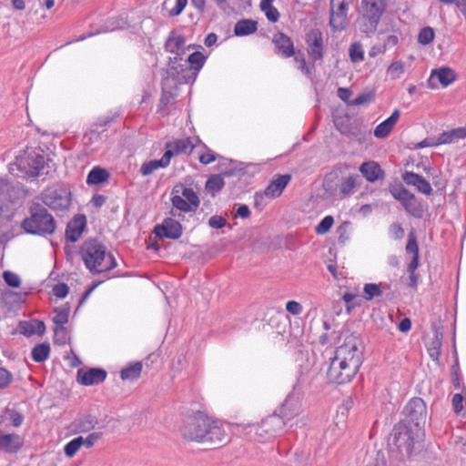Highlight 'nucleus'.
Wrapping results in <instances>:
<instances>
[{"label": "nucleus", "instance_id": "nucleus-1", "mask_svg": "<svg viewBox=\"0 0 466 466\" xmlns=\"http://www.w3.org/2000/svg\"><path fill=\"white\" fill-rule=\"evenodd\" d=\"M183 438L210 446L220 447L228 441V436L218 421L202 411L189 417L180 428Z\"/></svg>", "mask_w": 466, "mask_h": 466}, {"label": "nucleus", "instance_id": "nucleus-2", "mask_svg": "<svg viewBox=\"0 0 466 466\" xmlns=\"http://www.w3.org/2000/svg\"><path fill=\"white\" fill-rule=\"evenodd\" d=\"M422 432L404 424H395L388 440L390 451L399 461H404L419 454L423 448Z\"/></svg>", "mask_w": 466, "mask_h": 466}, {"label": "nucleus", "instance_id": "nucleus-3", "mask_svg": "<svg viewBox=\"0 0 466 466\" xmlns=\"http://www.w3.org/2000/svg\"><path fill=\"white\" fill-rule=\"evenodd\" d=\"M20 227L26 234L46 237L56 232V221L45 206L32 202L28 215L21 221Z\"/></svg>", "mask_w": 466, "mask_h": 466}, {"label": "nucleus", "instance_id": "nucleus-4", "mask_svg": "<svg viewBox=\"0 0 466 466\" xmlns=\"http://www.w3.org/2000/svg\"><path fill=\"white\" fill-rule=\"evenodd\" d=\"M360 30L367 36L374 35L380 19L387 10V0H361Z\"/></svg>", "mask_w": 466, "mask_h": 466}, {"label": "nucleus", "instance_id": "nucleus-5", "mask_svg": "<svg viewBox=\"0 0 466 466\" xmlns=\"http://www.w3.org/2000/svg\"><path fill=\"white\" fill-rule=\"evenodd\" d=\"M40 148L27 149L15 159L17 168L32 177L49 173L50 159H46Z\"/></svg>", "mask_w": 466, "mask_h": 466}, {"label": "nucleus", "instance_id": "nucleus-6", "mask_svg": "<svg viewBox=\"0 0 466 466\" xmlns=\"http://www.w3.org/2000/svg\"><path fill=\"white\" fill-rule=\"evenodd\" d=\"M23 198V189L18 183H13L7 177L0 178V230L5 223H9L14 213L9 211V205L16 204Z\"/></svg>", "mask_w": 466, "mask_h": 466}, {"label": "nucleus", "instance_id": "nucleus-7", "mask_svg": "<svg viewBox=\"0 0 466 466\" xmlns=\"http://www.w3.org/2000/svg\"><path fill=\"white\" fill-rule=\"evenodd\" d=\"M79 255L86 268L92 274L102 273V268H98L106 257V246L96 238L86 239L80 246Z\"/></svg>", "mask_w": 466, "mask_h": 466}, {"label": "nucleus", "instance_id": "nucleus-8", "mask_svg": "<svg viewBox=\"0 0 466 466\" xmlns=\"http://www.w3.org/2000/svg\"><path fill=\"white\" fill-rule=\"evenodd\" d=\"M403 418L398 422L422 432L427 419L426 403L421 398L414 397L409 400L402 410Z\"/></svg>", "mask_w": 466, "mask_h": 466}, {"label": "nucleus", "instance_id": "nucleus-9", "mask_svg": "<svg viewBox=\"0 0 466 466\" xmlns=\"http://www.w3.org/2000/svg\"><path fill=\"white\" fill-rule=\"evenodd\" d=\"M363 350L361 339L355 333H350L345 337L344 343L336 349L335 356L340 360L345 358L347 363H350L349 360H355L359 370L363 361Z\"/></svg>", "mask_w": 466, "mask_h": 466}, {"label": "nucleus", "instance_id": "nucleus-10", "mask_svg": "<svg viewBox=\"0 0 466 466\" xmlns=\"http://www.w3.org/2000/svg\"><path fill=\"white\" fill-rule=\"evenodd\" d=\"M349 361L350 363H347L345 359L340 360L336 356L331 359L327 371L329 382L340 385L351 381L359 370H357L355 360H349Z\"/></svg>", "mask_w": 466, "mask_h": 466}, {"label": "nucleus", "instance_id": "nucleus-11", "mask_svg": "<svg viewBox=\"0 0 466 466\" xmlns=\"http://www.w3.org/2000/svg\"><path fill=\"white\" fill-rule=\"evenodd\" d=\"M287 421L277 411L262 420L255 428V434L261 441L274 438L283 431Z\"/></svg>", "mask_w": 466, "mask_h": 466}, {"label": "nucleus", "instance_id": "nucleus-12", "mask_svg": "<svg viewBox=\"0 0 466 466\" xmlns=\"http://www.w3.org/2000/svg\"><path fill=\"white\" fill-rule=\"evenodd\" d=\"M42 200L54 210H66L71 205V192L67 187L61 186L43 193Z\"/></svg>", "mask_w": 466, "mask_h": 466}, {"label": "nucleus", "instance_id": "nucleus-13", "mask_svg": "<svg viewBox=\"0 0 466 466\" xmlns=\"http://www.w3.org/2000/svg\"><path fill=\"white\" fill-rule=\"evenodd\" d=\"M349 4L346 0H330L329 26L333 32H340L349 25Z\"/></svg>", "mask_w": 466, "mask_h": 466}, {"label": "nucleus", "instance_id": "nucleus-14", "mask_svg": "<svg viewBox=\"0 0 466 466\" xmlns=\"http://www.w3.org/2000/svg\"><path fill=\"white\" fill-rule=\"evenodd\" d=\"M335 126L340 134L360 144L364 143L367 140V137L370 135L367 127L359 120H354L353 122H350L349 119L347 121H335Z\"/></svg>", "mask_w": 466, "mask_h": 466}, {"label": "nucleus", "instance_id": "nucleus-15", "mask_svg": "<svg viewBox=\"0 0 466 466\" xmlns=\"http://www.w3.org/2000/svg\"><path fill=\"white\" fill-rule=\"evenodd\" d=\"M153 233L160 239L169 238L176 240L182 236L183 228L178 220L173 218H166L162 223L154 227Z\"/></svg>", "mask_w": 466, "mask_h": 466}, {"label": "nucleus", "instance_id": "nucleus-16", "mask_svg": "<svg viewBox=\"0 0 466 466\" xmlns=\"http://www.w3.org/2000/svg\"><path fill=\"white\" fill-rule=\"evenodd\" d=\"M300 407V392L297 390V387L295 386L292 392L287 396L284 402L276 411L281 415L286 421H289L299 414Z\"/></svg>", "mask_w": 466, "mask_h": 466}, {"label": "nucleus", "instance_id": "nucleus-17", "mask_svg": "<svg viewBox=\"0 0 466 466\" xmlns=\"http://www.w3.org/2000/svg\"><path fill=\"white\" fill-rule=\"evenodd\" d=\"M291 180L290 174L278 175L265 188L263 194H255V206L258 205V199L263 198V195L275 198L279 197L289 182Z\"/></svg>", "mask_w": 466, "mask_h": 466}, {"label": "nucleus", "instance_id": "nucleus-18", "mask_svg": "<svg viewBox=\"0 0 466 466\" xmlns=\"http://www.w3.org/2000/svg\"><path fill=\"white\" fill-rule=\"evenodd\" d=\"M274 52L281 58L287 59L295 55V46L293 40L283 32H277L272 36Z\"/></svg>", "mask_w": 466, "mask_h": 466}, {"label": "nucleus", "instance_id": "nucleus-19", "mask_svg": "<svg viewBox=\"0 0 466 466\" xmlns=\"http://www.w3.org/2000/svg\"><path fill=\"white\" fill-rule=\"evenodd\" d=\"M86 228V217L76 214L70 219L66 227L65 238L67 242H76Z\"/></svg>", "mask_w": 466, "mask_h": 466}, {"label": "nucleus", "instance_id": "nucleus-20", "mask_svg": "<svg viewBox=\"0 0 466 466\" xmlns=\"http://www.w3.org/2000/svg\"><path fill=\"white\" fill-rule=\"evenodd\" d=\"M306 43L308 45V54L313 63L323 58V36L319 29H312L307 34Z\"/></svg>", "mask_w": 466, "mask_h": 466}, {"label": "nucleus", "instance_id": "nucleus-21", "mask_svg": "<svg viewBox=\"0 0 466 466\" xmlns=\"http://www.w3.org/2000/svg\"><path fill=\"white\" fill-rule=\"evenodd\" d=\"M190 68L184 66V62H177L173 64L169 62L168 68L167 70V76L170 77L177 84H187L195 81V76L189 75Z\"/></svg>", "mask_w": 466, "mask_h": 466}, {"label": "nucleus", "instance_id": "nucleus-22", "mask_svg": "<svg viewBox=\"0 0 466 466\" xmlns=\"http://www.w3.org/2000/svg\"><path fill=\"white\" fill-rule=\"evenodd\" d=\"M107 376L106 370L102 368H90L87 370L77 371V381L84 386L97 385L102 383Z\"/></svg>", "mask_w": 466, "mask_h": 466}, {"label": "nucleus", "instance_id": "nucleus-23", "mask_svg": "<svg viewBox=\"0 0 466 466\" xmlns=\"http://www.w3.org/2000/svg\"><path fill=\"white\" fill-rule=\"evenodd\" d=\"M401 178L406 185L414 187L420 193L429 196L432 192L431 184L421 175L413 171H404Z\"/></svg>", "mask_w": 466, "mask_h": 466}, {"label": "nucleus", "instance_id": "nucleus-24", "mask_svg": "<svg viewBox=\"0 0 466 466\" xmlns=\"http://www.w3.org/2000/svg\"><path fill=\"white\" fill-rule=\"evenodd\" d=\"M24 446L23 438L16 433L0 434V451L5 453H16Z\"/></svg>", "mask_w": 466, "mask_h": 466}, {"label": "nucleus", "instance_id": "nucleus-25", "mask_svg": "<svg viewBox=\"0 0 466 466\" xmlns=\"http://www.w3.org/2000/svg\"><path fill=\"white\" fill-rule=\"evenodd\" d=\"M405 250L409 254H412L413 257L407 267V271H416L420 265V249L417 241L416 232L413 228L408 234V240L405 247Z\"/></svg>", "mask_w": 466, "mask_h": 466}, {"label": "nucleus", "instance_id": "nucleus-26", "mask_svg": "<svg viewBox=\"0 0 466 466\" xmlns=\"http://www.w3.org/2000/svg\"><path fill=\"white\" fill-rule=\"evenodd\" d=\"M359 169L365 179L370 183L381 180L385 177V171L376 161L370 160L363 162Z\"/></svg>", "mask_w": 466, "mask_h": 466}, {"label": "nucleus", "instance_id": "nucleus-27", "mask_svg": "<svg viewBox=\"0 0 466 466\" xmlns=\"http://www.w3.org/2000/svg\"><path fill=\"white\" fill-rule=\"evenodd\" d=\"M434 77L438 79L442 86L446 87L456 80L457 76L456 73L448 66L433 69L428 81L429 86L431 88L436 87V85L432 84V79Z\"/></svg>", "mask_w": 466, "mask_h": 466}, {"label": "nucleus", "instance_id": "nucleus-28", "mask_svg": "<svg viewBox=\"0 0 466 466\" xmlns=\"http://www.w3.org/2000/svg\"><path fill=\"white\" fill-rule=\"evenodd\" d=\"M400 115V110L395 109L388 118H386L384 121H382L376 127V128L374 129V136L377 138L387 137L393 129L397 121L399 120Z\"/></svg>", "mask_w": 466, "mask_h": 466}, {"label": "nucleus", "instance_id": "nucleus-29", "mask_svg": "<svg viewBox=\"0 0 466 466\" xmlns=\"http://www.w3.org/2000/svg\"><path fill=\"white\" fill-rule=\"evenodd\" d=\"M19 329L20 333L25 337H31L34 334L43 336L46 332V324L43 320L34 319L29 321H20Z\"/></svg>", "mask_w": 466, "mask_h": 466}, {"label": "nucleus", "instance_id": "nucleus-30", "mask_svg": "<svg viewBox=\"0 0 466 466\" xmlns=\"http://www.w3.org/2000/svg\"><path fill=\"white\" fill-rule=\"evenodd\" d=\"M405 211L413 218H421L424 209L421 201L419 200L413 193L407 196L404 200L400 202Z\"/></svg>", "mask_w": 466, "mask_h": 466}, {"label": "nucleus", "instance_id": "nucleus-31", "mask_svg": "<svg viewBox=\"0 0 466 466\" xmlns=\"http://www.w3.org/2000/svg\"><path fill=\"white\" fill-rule=\"evenodd\" d=\"M186 37L183 35H178L177 31L172 30L168 37L165 42V49L167 52L175 53L177 51H182L183 54L186 53Z\"/></svg>", "mask_w": 466, "mask_h": 466}, {"label": "nucleus", "instance_id": "nucleus-32", "mask_svg": "<svg viewBox=\"0 0 466 466\" xmlns=\"http://www.w3.org/2000/svg\"><path fill=\"white\" fill-rule=\"evenodd\" d=\"M206 59L207 56H205L201 52L195 51L190 54L186 60H184V66L190 68L189 75L194 76L195 79L197 78L199 70L203 67Z\"/></svg>", "mask_w": 466, "mask_h": 466}, {"label": "nucleus", "instance_id": "nucleus-33", "mask_svg": "<svg viewBox=\"0 0 466 466\" xmlns=\"http://www.w3.org/2000/svg\"><path fill=\"white\" fill-rule=\"evenodd\" d=\"M107 139L106 134H99L96 129H88L83 137V141L86 147L91 150H96Z\"/></svg>", "mask_w": 466, "mask_h": 466}, {"label": "nucleus", "instance_id": "nucleus-34", "mask_svg": "<svg viewBox=\"0 0 466 466\" xmlns=\"http://www.w3.org/2000/svg\"><path fill=\"white\" fill-rule=\"evenodd\" d=\"M258 30V22L252 19H241L234 26V34L237 36H245Z\"/></svg>", "mask_w": 466, "mask_h": 466}, {"label": "nucleus", "instance_id": "nucleus-35", "mask_svg": "<svg viewBox=\"0 0 466 466\" xmlns=\"http://www.w3.org/2000/svg\"><path fill=\"white\" fill-rule=\"evenodd\" d=\"M110 177V173L104 167H94L86 177L87 185H99L106 182Z\"/></svg>", "mask_w": 466, "mask_h": 466}, {"label": "nucleus", "instance_id": "nucleus-36", "mask_svg": "<svg viewBox=\"0 0 466 466\" xmlns=\"http://www.w3.org/2000/svg\"><path fill=\"white\" fill-rule=\"evenodd\" d=\"M178 84L176 81L170 79V77H163L161 81L162 94L160 97V103L164 106L171 104L174 95L172 93L173 88H177Z\"/></svg>", "mask_w": 466, "mask_h": 466}, {"label": "nucleus", "instance_id": "nucleus-37", "mask_svg": "<svg viewBox=\"0 0 466 466\" xmlns=\"http://www.w3.org/2000/svg\"><path fill=\"white\" fill-rule=\"evenodd\" d=\"M142 368L143 366L140 361L129 363L127 366L121 370L120 378L123 380H137L141 375Z\"/></svg>", "mask_w": 466, "mask_h": 466}, {"label": "nucleus", "instance_id": "nucleus-38", "mask_svg": "<svg viewBox=\"0 0 466 466\" xmlns=\"http://www.w3.org/2000/svg\"><path fill=\"white\" fill-rule=\"evenodd\" d=\"M50 355V345L48 342L36 344L31 351V357L35 362L46 361Z\"/></svg>", "mask_w": 466, "mask_h": 466}, {"label": "nucleus", "instance_id": "nucleus-39", "mask_svg": "<svg viewBox=\"0 0 466 466\" xmlns=\"http://www.w3.org/2000/svg\"><path fill=\"white\" fill-rule=\"evenodd\" d=\"M53 311L56 313V316L52 320L56 327H64L68 322L70 304L66 302L60 308H54Z\"/></svg>", "mask_w": 466, "mask_h": 466}, {"label": "nucleus", "instance_id": "nucleus-40", "mask_svg": "<svg viewBox=\"0 0 466 466\" xmlns=\"http://www.w3.org/2000/svg\"><path fill=\"white\" fill-rule=\"evenodd\" d=\"M225 186V181L220 174L211 175L208 180L206 181L205 187L206 189L215 197L216 193L222 190Z\"/></svg>", "mask_w": 466, "mask_h": 466}, {"label": "nucleus", "instance_id": "nucleus-41", "mask_svg": "<svg viewBox=\"0 0 466 466\" xmlns=\"http://www.w3.org/2000/svg\"><path fill=\"white\" fill-rule=\"evenodd\" d=\"M381 287H383L385 289H390V285H388V284H384V285L382 283H380V284L367 283V284H365L364 288H363V292H364L363 298L366 300H371L375 297L381 296L382 295Z\"/></svg>", "mask_w": 466, "mask_h": 466}, {"label": "nucleus", "instance_id": "nucleus-42", "mask_svg": "<svg viewBox=\"0 0 466 466\" xmlns=\"http://www.w3.org/2000/svg\"><path fill=\"white\" fill-rule=\"evenodd\" d=\"M174 148V153L180 155L182 153L191 154L195 145H193L191 138L177 139L175 141H169Z\"/></svg>", "mask_w": 466, "mask_h": 466}, {"label": "nucleus", "instance_id": "nucleus-43", "mask_svg": "<svg viewBox=\"0 0 466 466\" xmlns=\"http://www.w3.org/2000/svg\"><path fill=\"white\" fill-rule=\"evenodd\" d=\"M338 175L336 173H329L323 179V188L329 196H335L338 191L339 184L337 183Z\"/></svg>", "mask_w": 466, "mask_h": 466}, {"label": "nucleus", "instance_id": "nucleus-44", "mask_svg": "<svg viewBox=\"0 0 466 466\" xmlns=\"http://www.w3.org/2000/svg\"><path fill=\"white\" fill-rule=\"evenodd\" d=\"M294 62L298 64V69L300 70L305 76L310 77L312 70L307 65L304 53L300 50L295 49V55L292 56Z\"/></svg>", "mask_w": 466, "mask_h": 466}, {"label": "nucleus", "instance_id": "nucleus-45", "mask_svg": "<svg viewBox=\"0 0 466 466\" xmlns=\"http://www.w3.org/2000/svg\"><path fill=\"white\" fill-rule=\"evenodd\" d=\"M84 445V438L82 436L76 437L67 442L64 447L65 455L67 458H72Z\"/></svg>", "mask_w": 466, "mask_h": 466}, {"label": "nucleus", "instance_id": "nucleus-46", "mask_svg": "<svg viewBox=\"0 0 466 466\" xmlns=\"http://www.w3.org/2000/svg\"><path fill=\"white\" fill-rule=\"evenodd\" d=\"M97 423V419L96 416L91 414H86L78 420L76 424L77 429L82 432H87L94 429L96 424Z\"/></svg>", "mask_w": 466, "mask_h": 466}, {"label": "nucleus", "instance_id": "nucleus-47", "mask_svg": "<svg viewBox=\"0 0 466 466\" xmlns=\"http://www.w3.org/2000/svg\"><path fill=\"white\" fill-rule=\"evenodd\" d=\"M389 191L391 194V196L400 203L411 193L400 183L394 185L390 184L389 187Z\"/></svg>", "mask_w": 466, "mask_h": 466}, {"label": "nucleus", "instance_id": "nucleus-48", "mask_svg": "<svg viewBox=\"0 0 466 466\" xmlns=\"http://www.w3.org/2000/svg\"><path fill=\"white\" fill-rule=\"evenodd\" d=\"M355 186V177L353 176L342 177L339 184V192L344 197L349 196L351 194Z\"/></svg>", "mask_w": 466, "mask_h": 466}, {"label": "nucleus", "instance_id": "nucleus-49", "mask_svg": "<svg viewBox=\"0 0 466 466\" xmlns=\"http://www.w3.org/2000/svg\"><path fill=\"white\" fill-rule=\"evenodd\" d=\"M435 36V33L432 27L425 26L421 28L418 35V42L423 46L431 44Z\"/></svg>", "mask_w": 466, "mask_h": 466}, {"label": "nucleus", "instance_id": "nucleus-50", "mask_svg": "<svg viewBox=\"0 0 466 466\" xmlns=\"http://www.w3.org/2000/svg\"><path fill=\"white\" fill-rule=\"evenodd\" d=\"M350 58L353 63L360 62L364 59L362 46L359 42L350 45L349 49Z\"/></svg>", "mask_w": 466, "mask_h": 466}, {"label": "nucleus", "instance_id": "nucleus-51", "mask_svg": "<svg viewBox=\"0 0 466 466\" xmlns=\"http://www.w3.org/2000/svg\"><path fill=\"white\" fill-rule=\"evenodd\" d=\"M67 339H69V336H68L67 329L65 326L54 328L53 341L56 345H59V346L65 345L66 343Z\"/></svg>", "mask_w": 466, "mask_h": 466}, {"label": "nucleus", "instance_id": "nucleus-52", "mask_svg": "<svg viewBox=\"0 0 466 466\" xmlns=\"http://www.w3.org/2000/svg\"><path fill=\"white\" fill-rule=\"evenodd\" d=\"M172 205L175 208L182 212H191L195 211V209L191 207V205L182 197L178 195H175L171 198Z\"/></svg>", "mask_w": 466, "mask_h": 466}, {"label": "nucleus", "instance_id": "nucleus-53", "mask_svg": "<svg viewBox=\"0 0 466 466\" xmlns=\"http://www.w3.org/2000/svg\"><path fill=\"white\" fill-rule=\"evenodd\" d=\"M181 194L195 210L198 208L200 199L198 194L192 188L184 187Z\"/></svg>", "mask_w": 466, "mask_h": 466}, {"label": "nucleus", "instance_id": "nucleus-54", "mask_svg": "<svg viewBox=\"0 0 466 466\" xmlns=\"http://www.w3.org/2000/svg\"><path fill=\"white\" fill-rule=\"evenodd\" d=\"M3 279L5 284L10 288H19L21 285L20 277L10 270H5L3 272Z\"/></svg>", "mask_w": 466, "mask_h": 466}, {"label": "nucleus", "instance_id": "nucleus-55", "mask_svg": "<svg viewBox=\"0 0 466 466\" xmlns=\"http://www.w3.org/2000/svg\"><path fill=\"white\" fill-rule=\"evenodd\" d=\"M334 223V218L332 216L324 217L320 222L317 225L315 231L319 235H324L329 232Z\"/></svg>", "mask_w": 466, "mask_h": 466}, {"label": "nucleus", "instance_id": "nucleus-56", "mask_svg": "<svg viewBox=\"0 0 466 466\" xmlns=\"http://www.w3.org/2000/svg\"><path fill=\"white\" fill-rule=\"evenodd\" d=\"M441 345L442 342L439 341L437 339H432L427 349L430 357L436 362L439 361L441 356Z\"/></svg>", "mask_w": 466, "mask_h": 466}, {"label": "nucleus", "instance_id": "nucleus-57", "mask_svg": "<svg viewBox=\"0 0 466 466\" xmlns=\"http://www.w3.org/2000/svg\"><path fill=\"white\" fill-rule=\"evenodd\" d=\"M387 71L391 79H398L404 73V63L401 61H393Z\"/></svg>", "mask_w": 466, "mask_h": 466}, {"label": "nucleus", "instance_id": "nucleus-58", "mask_svg": "<svg viewBox=\"0 0 466 466\" xmlns=\"http://www.w3.org/2000/svg\"><path fill=\"white\" fill-rule=\"evenodd\" d=\"M114 117L110 116H103L93 123L89 129H96L99 134H105L106 127L113 121Z\"/></svg>", "mask_w": 466, "mask_h": 466}, {"label": "nucleus", "instance_id": "nucleus-59", "mask_svg": "<svg viewBox=\"0 0 466 466\" xmlns=\"http://www.w3.org/2000/svg\"><path fill=\"white\" fill-rule=\"evenodd\" d=\"M375 99V92L370 91L367 93H362L359 95L356 98L350 101V106H360L364 104H369Z\"/></svg>", "mask_w": 466, "mask_h": 466}, {"label": "nucleus", "instance_id": "nucleus-60", "mask_svg": "<svg viewBox=\"0 0 466 466\" xmlns=\"http://www.w3.org/2000/svg\"><path fill=\"white\" fill-rule=\"evenodd\" d=\"M358 297L357 294H353L350 292H346L342 296L343 301L346 303V310L348 313H350L352 309L357 307H360V303H352L354 299Z\"/></svg>", "mask_w": 466, "mask_h": 466}, {"label": "nucleus", "instance_id": "nucleus-61", "mask_svg": "<svg viewBox=\"0 0 466 466\" xmlns=\"http://www.w3.org/2000/svg\"><path fill=\"white\" fill-rule=\"evenodd\" d=\"M52 291L56 298L64 299L69 293V287L66 283H57L53 287Z\"/></svg>", "mask_w": 466, "mask_h": 466}, {"label": "nucleus", "instance_id": "nucleus-62", "mask_svg": "<svg viewBox=\"0 0 466 466\" xmlns=\"http://www.w3.org/2000/svg\"><path fill=\"white\" fill-rule=\"evenodd\" d=\"M227 224V219L222 216L214 215L208 219V226L215 229H220Z\"/></svg>", "mask_w": 466, "mask_h": 466}, {"label": "nucleus", "instance_id": "nucleus-63", "mask_svg": "<svg viewBox=\"0 0 466 466\" xmlns=\"http://www.w3.org/2000/svg\"><path fill=\"white\" fill-rule=\"evenodd\" d=\"M390 234L394 239H402L405 232L402 226L399 222H394L390 226Z\"/></svg>", "mask_w": 466, "mask_h": 466}, {"label": "nucleus", "instance_id": "nucleus-64", "mask_svg": "<svg viewBox=\"0 0 466 466\" xmlns=\"http://www.w3.org/2000/svg\"><path fill=\"white\" fill-rule=\"evenodd\" d=\"M12 380V373L5 368H0V390L6 388Z\"/></svg>", "mask_w": 466, "mask_h": 466}]
</instances>
